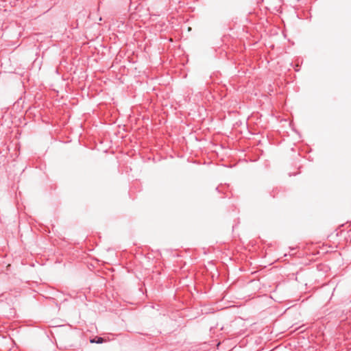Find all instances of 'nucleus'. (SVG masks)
I'll return each mask as SVG.
<instances>
[{
	"label": "nucleus",
	"instance_id": "nucleus-1",
	"mask_svg": "<svg viewBox=\"0 0 351 351\" xmlns=\"http://www.w3.org/2000/svg\"><path fill=\"white\" fill-rule=\"evenodd\" d=\"M90 343H102L104 342V339L102 337H97L95 339H90Z\"/></svg>",
	"mask_w": 351,
	"mask_h": 351
}]
</instances>
